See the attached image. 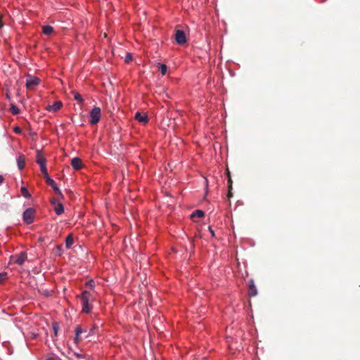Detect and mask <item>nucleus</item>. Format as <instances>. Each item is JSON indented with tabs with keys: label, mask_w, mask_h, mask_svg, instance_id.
<instances>
[{
	"label": "nucleus",
	"mask_w": 360,
	"mask_h": 360,
	"mask_svg": "<svg viewBox=\"0 0 360 360\" xmlns=\"http://www.w3.org/2000/svg\"><path fill=\"white\" fill-rule=\"evenodd\" d=\"M94 292L89 290H84L81 295V300L82 304V311L85 313H89L91 311V307L89 305V301L94 299Z\"/></svg>",
	"instance_id": "nucleus-1"
},
{
	"label": "nucleus",
	"mask_w": 360,
	"mask_h": 360,
	"mask_svg": "<svg viewBox=\"0 0 360 360\" xmlns=\"http://www.w3.org/2000/svg\"><path fill=\"white\" fill-rule=\"evenodd\" d=\"M35 210L32 207L26 209L22 214V219L25 223L30 224L34 222Z\"/></svg>",
	"instance_id": "nucleus-2"
},
{
	"label": "nucleus",
	"mask_w": 360,
	"mask_h": 360,
	"mask_svg": "<svg viewBox=\"0 0 360 360\" xmlns=\"http://www.w3.org/2000/svg\"><path fill=\"white\" fill-rule=\"evenodd\" d=\"M101 108L99 107H94L90 112V123L91 124H96L101 119Z\"/></svg>",
	"instance_id": "nucleus-3"
},
{
	"label": "nucleus",
	"mask_w": 360,
	"mask_h": 360,
	"mask_svg": "<svg viewBox=\"0 0 360 360\" xmlns=\"http://www.w3.org/2000/svg\"><path fill=\"white\" fill-rule=\"evenodd\" d=\"M27 255L25 252H21L20 254L11 257V261L20 266L22 265L27 259Z\"/></svg>",
	"instance_id": "nucleus-4"
},
{
	"label": "nucleus",
	"mask_w": 360,
	"mask_h": 360,
	"mask_svg": "<svg viewBox=\"0 0 360 360\" xmlns=\"http://www.w3.org/2000/svg\"><path fill=\"white\" fill-rule=\"evenodd\" d=\"M175 40L178 44L183 45L186 43V34L183 30H177L175 32Z\"/></svg>",
	"instance_id": "nucleus-5"
},
{
	"label": "nucleus",
	"mask_w": 360,
	"mask_h": 360,
	"mask_svg": "<svg viewBox=\"0 0 360 360\" xmlns=\"http://www.w3.org/2000/svg\"><path fill=\"white\" fill-rule=\"evenodd\" d=\"M40 79L36 77H29L26 82V87L28 89H32L35 86L39 84Z\"/></svg>",
	"instance_id": "nucleus-6"
},
{
	"label": "nucleus",
	"mask_w": 360,
	"mask_h": 360,
	"mask_svg": "<svg viewBox=\"0 0 360 360\" xmlns=\"http://www.w3.org/2000/svg\"><path fill=\"white\" fill-rule=\"evenodd\" d=\"M46 184L53 188L56 195H59L62 198H63V193H61L60 188L57 186L53 179H48V182H46Z\"/></svg>",
	"instance_id": "nucleus-7"
},
{
	"label": "nucleus",
	"mask_w": 360,
	"mask_h": 360,
	"mask_svg": "<svg viewBox=\"0 0 360 360\" xmlns=\"http://www.w3.org/2000/svg\"><path fill=\"white\" fill-rule=\"evenodd\" d=\"M248 295L250 297H255L257 295V290L254 283L253 280L249 281L248 284Z\"/></svg>",
	"instance_id": "nucleus-8"
},
{
	"label": "nucleus",
	"mask_w": 360,
	"mask_h": 360,
	"mask_svg": "<svg viewBox=\"0 0 360 360\" xmlns=\"http://www.w3.org/2000/svg\"><path fill=\"white\" fill-rule=\"evenodd\" d=\"M71 165L76 170L80 169L82 167L81 159L79 158H72L71 160Z\"/></svg>",
	"instance_id": "nucleus-9"
},
{
	"label": "nucleus",
	"mask_w": 360,
	"mask_h": 360,
	"mask_svg": "<svg viewBox=\"0 0 360 360\" xmlns=\"http://www.w3.org/2000/svg\"><path fill=\"white\" fill-rule=\"evenodd\" d=\"M134 118L139 122L146 124L148 122V118L146 115H142L139 112H136Z\"/></svg>",
	"instance_id": "nucleus-10"
},
{
	"label": "nucleus",
	"mask_w": 360,
	"mask_h": 360,
	"mask_svg": "<svg viewBox=\"0 0 360 360\" xmlns=\"http://www.w3.org/2000/svg\"><path fill=\"white\" fill-rule=\"evenodd\" d=\"M62 106H63V104L60 101H56L53 105H49L46 108V110L49 111L56 112L57 110L60 109V108Z\"/></svg>",
	"instance_id": "nucleus-11"
},
{
	"label": "nucleus",
	"mask_w": 360,
	"mask_h": 360,
	"mask_svg": "<svg viewBox=\"0 0 360 360\" xmlns=\"http://www.w3.org/2000/svg\"><path fill=\"white\" fill-rule=\"evenodd\" d=\"M36 162L39 165L46 164V159L40 150L37 151Z\"/></svg>",
	"instance_id": "nucleus-12"
},
{
	"label": "nucleus",
	"mask_w": 360,
	"mask_h": 360,
	"mask_svg": "<svg viewBox=\"0 0 360 360\" xmlns=\"http://www.w3.org/2000/svg\"><path fill=\"white\" fill-rule=\"evenodd\" d=\"M17 165L20 170L22 169L25 166V158L23 155H20L17 158Z\"/></svg>",
	"instance_id": "nucleus-13"
},
{
	"label": "nucleus",
	"mask_w": 360,
	"mask_h": 360,
	"mask_svg": "<svg viewBox=\"0 0 360 360\" xmlns=\"http://www.w3.org/2000/svg\"><path fill=\"white\" fill-rule=\"evenodd\" d=\"M83 330L80 326H77L75 329V342L77 344L80 340V335L83 333Z\"/></svg>",
	"instance_id": "nucleus-14"
},
{
	"label": "nucleus",
	"mask_w": 360,
	"mask_h": 360,
	"mask_svg": "<svg viewBox=\"0 0 360 360\" xmlns=\"http://www.w3.org/2000/svg\"><path fill=\"white\" fill-rule=\"evenodd\" d=\"M54 211L56 214L60 215L63 213L64 207L62 203H57L56 206H54Z\"/></svg>",
	"instance_id": "nucleus-15"
},
{
	"label": "nucleus",
	"mask_w": 360,
	"mask_h": 360,
	"mask_svg": "<svg viewBox=\"0 0 360 360\" xmlns=\"http://www.w3.org/2000/svg\"><path fill=\"white\" fill-rule=\"evenodd\" d=\"M43 33L49 35L53 32V28L50 25H44L42 27Z\"/></svg>",
	"instance_id": "nucleus-16"
},
{
	"label": "nucleus",
	"mask_w": 360,
	"mask_h": 360,
	"mask_svg": "<svg viewBox=\"0 0 360 360\" xmlns=\"http://www.w3.org/2000/svg\"><path fill=\"white\" fill-rule=\"evenodd\" d=\"M20 192H21V194L25 198H31V195L30 193H29L27 188L26 187H21L20 188Z\"/></svg>",
	"instance_id": "nucleus-17"
},
{
	"label": "nucleus",
	"mask_w": 360,
	"mask_h": 360,
	"mask_svg": "<svg viewBox=\"0 0 360 360\" xmlns=\"http://www.w3.org/2000/svg\"><path fill=\"white\" fill-rule=\"evenodd\" d=\"M74 240L72 236L69 235L67 236L65 240V245L68 248H70L73 244Z\"/></svg>",
	"instance_id": "nucleus-18"
},
{
	"label": "nucleus",
	"mask_w": 360,
	"mask_h": 360,
	"mask_svg": "<svg viewBox=\"0 0 360 360\" xmlns=\"http://www.w3.org/2000/svg\"><path fill=\"white\" fill-rule=\"evenodd\" d=\"M204 215H205V214H204L203 211L198 210L191 215V218H194L195 217H204Z\"/></svg>",
	"instance_id": "nucleus-19"
},
{
	"label": "nucleus",
	"mask_w": 360,
	"mask_h": 360,
	"mask_svg": "<svg viewBox=\"0 0 360 360\" xmlns=\"http://www.w3.org/2000/svg\"><path fill=\"white\" fill-rule=\"evenodd\" d=\"M86 287H88L89 288V290H90L89 291H91V292H94L95 283H94V281L93 280L88 281L86 283Z\"/></svg>",
	"instance_id": "nucleus-20"
},
{
	"label": "nucleus",
	"mask_w": 360,
	"mask_h": 360,
	"mask_svg": "<svg viewBox=\"0 0 360 360\" xmlns=\"http://www.w3.org/2000/svg\"><path fill=\"white\" fill-rule=\"evenodd\" d=\"M72 94L74 95V98L76 101H77L80 103H82L84 102V99L82 98V96L79 93L73 91Z\"/></svg>",
	"instance_id": "nucleus-21"
},
{
	"label": "nucleus",
	"mask_w": 360,
	"mask_h": 360,
	"mask_svg": "<svg viewBox=\"0 0 360 360\" xmlns=\"http://www.w3.org/2000/svg\"><path fill=\"white\" fill-rule=\"evenodd\" d=\"M10 110L11 112L15 115L20 113V109L15 105H11Z\"/></svg>",
	"instance_id": "nucleus-22"
},
{
	"label": "nucleus",
	"mask_w": 360,
	"mask_h": 360,
	"mask_svg": "<svg viewBox=\"0 0 360 360\" xmlns=\"http://www.w3.org/2000/svg\"><path fill=\"white\" fill-rule=\"evenodd\" d=\"M160 70L161 74L162 75H165L167 72V67L165 64H160Z\"/></svg>",
	"instance_id": "nucleus-23"
},
{
	"label": "nucleus",
	"mask_w": 360,
	"mask_h": 360,
	"mask_svg": "<svg viewBox=\"0 0 360 360\" xmlns=\"http://www.w3.org/2000/svg\"><path fill=\"white\" fill-rule=\"evenodd\" d=\"M7 278V274L6 273H1L0 274V283L5 281Z\"/></svg>",
	"instance_id": "nucleus-24"
},
{
	"label": "nucleus",
	"mask_w": 360,
	"mask_h": 360,
	"mask_svg": "<svg viewBox=\"0 0 360 360\" xmlns=\"http://www.w3.org/2000/svg\"><path fill=\"white\" fill-rule=\"evenodd\" d=\"M39 167H40V170L42 172V174L47 172L46 164L41 165H39Z\"/></svg>",
	"instance_id": "nucleus-25"
},
{
	"label": "nucleus",
	"mask_w": 360,
	"mask_h": 360,
	"mask_svg": "<svg viewBox=\"0 0 360 360\" xmlns=\"http://www.w3.org/2000/svg\"><path fill=\"white\" fill-rule=\"evenodd\" d=\"M125 62L127 63H129L130 61L132 60V56L131 54H127L125 57V59H124Z\"/></svg>",
	"instance_id": "nucleus-26"
},
{
	"label": "nucleus",
	"mask_w": 360,
	"mask_h": 360,
	"mask_svg": "<svg viewBox=\"0 0 360 360\" xmlns=\"http://www.w3.org/2000/svg\"><path fill=\"white\" fill-rule=\"evenodd\" d=\"M44 178L45 179L46 182H48V179H52L48 174V172L43 173Z\"/></svg>",
	"instance_id": "nucleus-27"
},
{
	"label": "nucleus",
	"mask_w": 360,
	"mask_h": 360,
	"mask_svg": "<svg viewBox=\"0 0 360 360\" xmlns=\"http://www.w3.org/2000/svg\"><path fill=\"white\" fill-rule=\"evenodd\" d=\"M228 183H229V188H230V190H232L233 181H232V179H231V176H229V178H228Z\"/></svg>",
	"instance_id": "nucleus-28"
},
{
	"label": "nucleus",
	"mask_w": 360,
	"mask_h": 360,
	"mask_svg": "<svg viewBox=\"0 0 360 360\" xmlns=\"http://www.w3.org/2000/svg\"><path fill=\"white\" fill-rule=\"evenodd\" d=\"M59 327L58 326L57 323H55L53 325V330H54V333H55V335H57V333H58V330Z\"/></svg>",
	"instance_id": "nucleus-29"
},
{
	"label": "nucleus",
	"mask_w": 360,
	"mask_h": 360,
	"mask_svg": "<svg viewBox=\"0 0 360 360\" xmlns=\"http://www.w3.org/2000/svg\"><path fill=\"white\" fill-rule=\"evenodd\" d=\"M51 204H52L53 206H56L57 203H60V202H58V200L57 199H56V198H53V199L51 200Z\"/></svg>",
	"instance_id": "nucleus-30"
},
{
	"label": "nucleus",
	"mask_w": 360,
	"mask_h": 360,
	"mask_svg": "<svg viewBox=\"0 0 360 360\" xmlns=\"http://www.w3.org/2000/svg\"><path fill=\"white\" fill-rule=\"evenodd\" d=\"M21 131H22L21 129L18 127H17L14 129V131L17 134H20L21 132Z\"/></svg>",
	"instance_id": "nucleus-31"
},
{
	"label": "nucleus",
	"mask_w": 360,
	"mask_h": 360,
	"mask_svg": "<svg viewBox=\"0 0 360 360\" xmlns=\"http://www.w3.org/2000/svg\"><path fill=\"white\" fill-rule=\"evenodd\" d=\"M232 195H233V194H232L231 190H230V188H229V192H228L227 196L229 198H230L232 197Z\"/></svg>",
	"instance_id": "nucleus-32"
},
{
	"label": "nucleus",
	"mask_w": 360,
	"mask_h": 360,
	"mask_svg": "<svg viewBox=\"0 0 360 360\" xmlns=\"http://www.w3.org/2000/svg\"><path fill=\"white\" fill-rule=\"evenodd\" d=\"M208 229H209L212 236H214V231L212 229V228L210 226H209Z\"/></svg>",
	"instance_id": "nucleus-33"
},
{
	"label": "nucleus",
	"mask_w": 360,
	"mask_h": 360,
	"mask_svg": "<svg viewBox=\"0 0 360 360\" xmlns=\"http://www.w3.org/2000/svg\"><path fill=\"white\" fill-rule=\"evenodd\" d=\"M226 174H227L228 178H229V176H231L230 172L228 169H226Z\"/></svg>",
	"instance_id": "nucleus-34"
},
{
	"label": "nucleus",
	"mask_w": 360,
	"mask_h": 360,
	"mask_svg": "<svg viewBox=\"0 0 360 360\" xmlns=\"http://www.w3.org/2000/svg\"><path fill=\"white\" fill-rule=\"evenodd\" d=\"M4 181V177L2 176H0V184L3 183Z\"/></svg>",
	"instance_id": "nucleus-35"
},
{
	"label": "nucleus",
	"mask_w": 360,
	"mask_h": 360,
	"mask_svg": "<svg viewBox=\"0 0 360 360\" xmlns=\"http://www.w3.org/2000/svg\"><path fill=\"white\" fill-rule=\"evenodd\" d=\"M47 360H55L53 358H49Z\"/></svg>",
	"instance_id": "nucleus-36"
}]
</instances>
